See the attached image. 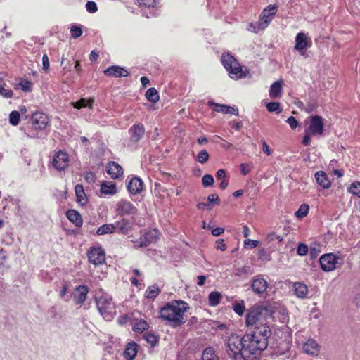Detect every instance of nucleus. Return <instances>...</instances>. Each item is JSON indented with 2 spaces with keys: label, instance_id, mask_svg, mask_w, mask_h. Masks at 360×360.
Returning <instances> with one entry per match:
<instances>
[{
  "label": "nucleus",
  "instance_id": "72a5a7b5",
  "mask_svg": "<svg viewBox=\"0 0 360 360\" xmlns=\"http://www.w3.org/2000/svg\"><path fill=\"white\" fill-rule=\"evenodd\" d=\"M201 360H219L212 347H207L202 354Z\"/></svg>",
  "mask_w": 360,
  "mask_h": 360
},
{
  "label": "nucleus",
  "instance_id": "412c9836",
  "mask_svg": "<svg viewBox=\"0 0 360 360\" xmlns=\"http://www.w3.org/2000/svg\"><path fill=\"white\" fill-rule=\"evenodd\" d=\"M143 186V181L141 180V179L138 177H134L128 184L127 188L131 194L136 195L140 193L142 191Z\"/></svg>",
  "mask_w": 360,
  "mask_h": 360
},
{
  "label": "nucleus",
  "instance_id": "4be33fe9",
  "mask_svg": "<svg viewBox=\"0 0 360 360\" xmlns=\"http://www.w3.org/2000/svg\"><path fill=\"white\" fill-rule=\"evenodd\" d=\"M137 347L138 345L134 342L128 343L124 352V357L127 360H133L137 354Z\"/></svg>",
  "mask_w": 360,
  "mask_h": 360
},
{
  "label": "nucleus",
  "instance_id": "37998d69",
  "mask_svg": "<svg viewBox=\"0 0 360 360\" xmlns=\"http://www.w3.org/2000/svg\"><path fill=\"white\" fill-rule=\"evenodd\" d=\"M209 157V153L205 150H202L198 154L197 160L200 163L204 164L208 160Z\"/></svg>",
  "mask_w": 360,
  "mask_h": 360
},
{
  "label": "nucleus",
  "instance_id": "f704fd0d",
  "mask_svg": "<svg viewBox=\"0 0 360 360\" xmlns=\"http://www.w3.org/2000/svg\"><path fill=\"white\" fill-rule=\"evenodd\" d=\"M145 96L146 98L151 103H156L160 98L158 91L153 87L148 89Z\"/></svg>",
  "mask_w": 360,
  "mask_h": 360
},
{
  "label": "nucleus",
  "instance_id": "473e14b6",
  "mask_svg": "<svg viewBox=\"0 0 360 360\" xmlns=\"http://www.w3.org/2000/svg\"><path fill=\"white\" fill-rule=\"evenodd\" d=\"M222 295L219 292L212 291L208 295L209 304L215 307L220 303Z\"/></svg>",
  "mask_w": 360,
  "mask_h": 360
},
{
  "label": "nucleus",
  "instance_id": "49530a36",
  "mask_svg": "<svg viewBox=\"0 0 360 360\" xmlns=\"http://www.w3.org/2000/svg\"><path fill=\"white\" fill-rule=\"evenodd\" d=\"M349 191L360 198V182H354L352 184Z\"/></svg>",
  "mask_w": 360,
  "mask_h": 360
},
{
  "label": "nucleus",
  "instance_id": "774afa93",
  "mask_svg": "<svg viewBox=\"0 0 360 360\" xmlns=\"http://www.w3.org/2000/svg\"><path fill=\"white\" fill-rule=\"evenodd\" d=\"M243 234L245 238L248 237L250 234V230L246 225L243 226Z\"/></svg>",
  "mask_w": 360,
  "mask_h": 360
},
{
  "label": "nucleus",
  "instance_id": "338daca9",
  "mask_svg": "<svg viewBox=\"0 0 360 360\" xmlns=\"http://www.w3.org/2000/svg\"><path fill=\"white\" fill-rule=\"evenodd\" d=\"M248 30L250 32H257L259 30H261L260 28H258V22L255 25V24H250V25L248 26Z\"/></svg>",
  "mask_w": 360,
  "mask_h": 360
},
{
  "label": "nucleus",
  "instance_id": "79ce46f5",
  "mask_svg": "<svg viewBox=\"0 0 360 360\" xmlns=\"http://www.w3.org/2000/svg\"><path fill=\"white\" fill-rule=\"evenodd\" d=\"M144 338L146 342L150 344L152 347L156 345L158 342V337L152 333H146L144 335Z\"/></svg>",
  "mask_w": 360,
  "mask_h": 360
},
{
  "label": "nucleus",
  "instance_id": "3c124183",
  "mask_svg": "<svg viewBox=\"0 0 360 360\" xmlns=\"http://www.w3.org/2000/svg\"><path fill=\"white\" fill-rule=\"evenodd\" d=\"M86 8L89 13H95L98 10L97 5L94 1H88Z\"/></svg>",
  "mask_w": 360,
  "mask_h": 360
},
{
  "label": "nucleus",
  "instance_id": "423d86ee",
  "mask_svg": "<svg viewBox=\"0 0 360 360\" xmlns=\"http://www.w3.org/2000/svg\"><path fill=\"white\" fill-rule=\"evenodd\" d=\"M96 305L99 312L105 320L110 321L113 318L115 310L114 303L110 297H100L96 301Z\"/></svg>",
  "mask_w": 360,
  "mask_h": 360
},
{
  "label": "nucleus",
  "instance_id": "a18cd8bd",
  "mask_svg": "<svg viewBox=\"0 0 360 360\" xmlns=\"http://www.w3.org/2000/svg\"><path fill=\"white\" fill-rule=\"evenodd\" d=\"M233 309L235 313L239 316H242L245 312V307L243 302H242L241 303H236L233 304Z\"/></svg>",
  "mask_w": 360,
  "mask_h": 360
},
{
  "label": "nucleus",
  "instance_id": "de8ad7c7",
  "mask_svg": "<svg viewBox=\"0 0 360 360\" xmlns=\"http://www.w3.org/2000/svg\"><path fill=\"white\" fill-rule=\"evenodd\" d=\"M71 35L73 38L76 39L82 34V30L80 27L72 25L70 29Z\"/></svg>",
  "mask_w": 360,
  "mask_h": 360
},
{
  "label": "nucleus",
  "instance_id": "ea45409f",
  "mask_svg": "<svg viewBox=\"0 0 360 360\" xmlns=\"http://www.w3.org/2000/svg\"><path fill=\"white\" fill-rule=\"evenodd\" d=\"M309 206L306 204H302L299 207L298 210L295 212V216L297 218L302 219L306 217L309 212Z\"/></svg>",
  "mask_w": 360,
  "mask_h": 360
},
{
  "label": "nucleus",
  "instance_id": "0eeeda50",
  "mask_svg": "<svg viewBox=\"0 0 360 360\" xmlns=\"http://www.w3.org/2000/svg\"><path fill=\"white\" fill-rule=\"evenodd\" d=\"M312 42L310 37L304 32L297 34L295 39L294 49L299 52L300 55L307 58V50L311 46Z\"/></svg>",
  "mask_w": 360,
  "mask_h": 360
},
{
  "label": "nucleus",
  "instance_id": "a211bd4d",
  "mask_svg": "<svg viewBox=\"0 0 360 360\" xmlns=\"http://www.w3.org/2000/svg\"><path fill=\"white\" fill-rule=\"evenodd\" d=\"M104 74L108 77H127L129 75V72L118 65H112L104 71Z\"/></svg>",
  "mask_w": 360,
  "mask_h": 360
},
{
  "label": "nucleus",
  "instance_id": "c756f323",
  "mask_svg": "<svg viewBox=\"0 0 360 360\" xmlns=\"http://www.w3.org/2000/svg\"><path fill=\"white\" fill-rule=\"evenodd\" d=\"M75 192L77 196V202L81 205H84L87 202V198L82 185L77 184L75 187Z\"/></svg>",
  "mask_w": 360,
  "mask_h": 360
},
{
  "label": "nucleus",
  "instance_id": "2f4dec72",
  "mask_svg": "<svg viewBox=\"0 0 360 360\" xmlns=\"http://www.w3.org/2000/svg\"><path fill=\"white\" fill-rule=\"evenodd\" d=\"M13 95V91L10 88L7 87L6 84L4 82L3 75H0V96L4 98H10Z\"/></svg>",
  "mask_w": 360,
  "mask_h": 360
},
{
  "label": "nucleus",
  "instance_id": "8fccbe9b",
  "mask_svg": "<svg viewBox=\"0 0 360 360\" xmlns=\"http://www.w3.org/2000/svg\"><path fill=\"white\" fill-rule=\"evenodd\" d=\"M307 252H308V247L306 245L300 243L298 245L297 249V255H299L300 256H304V255H307Z\"/></svg>",
  "mask_w": 360,
  "mask_h": 360
},
{
  "label": "nucleus",
  "instance_id": "4d7b16f0",
  "mask_svg": "<svg viewBox=\"0 0 360 360\" xmlns=\"http://www.w3.org/2000/svg\"><path fill=\"white\" fill-rule=\"evenodd\" d=\"M69 285L67 282H63L62 285V289L60 292V296L61 298H65L68 291Z\"/></svg>",
  "mask_w": 360,
  "mask_h": 360
},
{
  "label": "nucleus",
  "instance_id": "ddd939ff",
  "mask_svg": "<svg viewBox=\"0 0 360 360\" xmlns=\"http://www.w3.org/2000/svg\"><path fill=\"white\" fill-rule=\"evenodd\" d=\"M31 120L32 124L35 126V128L39 129H44L49 122L48 116L41 112L33 113Z\"/></svg>",
  "mask_w": 360,
  "mask_h": 360
},
{
  "label": "nucleus",
  "instance_id": "1a4fd4ad",
  "mask_svg": "<svg viewBox=\"0 0 360 360\" xmlns=\"http://www.w3.org/2000/svg\"><path fill=\"white\" fill-rule=\"evenodd\" d=\"M277 8L274 6H269L264 8L258 20V28L264 30L271 22L276 13Z\"/></svg>",
  "mask_w": 360,
  "mask_h": 360
},
{
  "label": "nucleus",
  "instance_id": "0e129e2a",
  "mask_svg": "<svg viewBox=\"0 0 360 360\" xmlns=\"http://www.w3.org/2000/svg\"><path fill=\"white\" fill-rule=\"evenodd\" d=\"M224 229L220 228V227H217V228L213 229L212 230V233L214 236H219L221 235L222 233H224Z\"/></svg>",
  "mask_w": 360,
  "mask_h": 360
},
{
  "label": "nucleus",
  "instance_id": "39448f33",
  "mask_svg": "<svg viewBox=\"0 0 360 360\" xmlns=\"http://www.w3.org/2000/svg\"><path fill=\"white\" fill-rule=\"evenodd\" d=\"M221 62L232 79H238L246 76L239 63L229 53L222 55Z\"/></svg>",
  "mask_w": 360,
  "mask_h": 360
},
{
  "label": "nucleus",
  "instance_id": "6e6552de",
  "mask_svg": "<svg viewBox=\"0 0 360 360\" xmlns=\"http://www.w3.org/2000/svg\"><path fill=\"white\" fill-rule=\"evenodd\" d=\"M340 259V257L334 254H325L320 257L319 263L323 271H331L336 269Z\"/></svg>",
  "mask_w": 360,
  "mask_h": 360
},
{
  "label": "nucleus",
  "instance_id": "603ef678",
  "mask_svg": "<svg viewBox=\"0 0 360 360\" xmlns=\"http://www.w3.org/2000/svg\"><path fill=\"white\" fill-rule=\"evenodd\" d=\"M286 122L289 124L292 129H295L298 125V122L295 117L290 116L286 120Z\"/></svg>",
  "mask_w": 360,
  "mask_h": 360
},
{
  "label": "nucleus",
  "instance_id": "680f3d73",
  "mask_svg": "<svg viewBox=\"0 0 360 360\" xmlns=\"http://www.w3.org/2000/svg\"><path fill=\"white\" fill-rule=\"evenodd\" d=\"M207 200L210 205L212 202H218L219 201L218 195L214 193L209 195L207 197Z\"/></svg>",
  "mask_w": 360,
  "mask_h": 360
},
{
  "label": "nucleus",
  "instance_id": "f3484780",
  "mask_svg": "<svg viewBox=\"0 0 360 360\" xmlns=\"http://www.w3.org/2000/svg\"><path fill=\"white\" fill-rule=\"evenodd\" d=\"M89 292V288L86 285H79L76 288L75 292L73 295V300L75 304H82L86 299Z\"/></svg>",
  "mask_w": 360,
  "mask_h": 360
},
{
  "label": "nucleus",
  "instance_id": "f8f14e48",
  "mask_svg": "<svg viewBox=\"0 0 360 360\" xmlns=\"http://www.w3.org/2000/svg\"><path fill=\"white\" fill-rule=\"evenodd\" d=\"M269 283L266 279H264L262 275H257L253 277L251 283V288L254 293L257 295H262L265 293Z\"/></svg>",
  "mask_w": 360,
  "mask_h": 360
},
{
  "label": "nucleus",
  "instance_id": "b1692460",
  "mask_svg": "<svg viewBox=\"0 0 360 360\" xmlns=\"http://www.w3.org/2000/svg\"><path fill=\"white\" fill-rule=\"evenodd\" d=\"M283 82L281 80L274 82L269 89V96L271 98H281L282 95Z\"/></svg>",
  "mask_w": 360,
  "mask_h": 360
},
{
  "label": "nucleus",
  "instance_id": "7c9ffc66",
  "mask_svg": "<svg viewBox=\"0 0 360 360\" xmlns=\"http://www.w3.org/2000/svg\"><path fill=\"white\" fill-rule=\"evenodd\" d=\"M148 327L149 325L147 321L142 319H136L134 320L132 329L135 332L142 333L147 330Z\"/></svg>",
  "mask_w": 360,
  "mask_h": 360
},
{
  "label": "nucleus",
  "instance_id": "a19ab883",
  "mask_svg": "<svg viewBox=\"0 0 360 360\" xmlns=\"http://www.w3.org/2000/svg\"><path fill=\"white\" fill-rule=\"evenodd\" d=\"M20 121V113L18 111H12L9 115V122L13 126H17Z\"/></svg>",
  "mask_w": 360,
  "mask_h": 360
},
{
  "label": "nucleus",
  "instance_id": "13d9d810",
  "mask_svg": "<svg viewBox=\"0 0 360 360\" xmlns=\"http://www.w3.org/2000/svg\"><path fill=\"white\" fill-rule=\"evenodd\" d=\"M259 242L255 240L247 239L244 241L245 245H249L251 248H254L259 245Z\"/></svg>",
  "mask_w": 360,
  "mask_h": 360
},
{
  "label": "nucleus",
  "instance_id": "6e6d98bb",
  "mask_svg": "<svg viewBox=\"0 0 360 360\" xmlns=\"http://www.w3.org/2000/svg\"><path fill=\"white\" fill-rule=\"evenodd\" d=\"M216 244H217L216 248L217 250H220L221 251H225L227 248L226 245L225 243H224L223 239H218L216 241Z\"/></svg>",
  "mask_w": 360,
  "mask_h": 360
},
{
  "label": "nucleus",
  "instance_id": "58836bf2",
  "mask_svg": "<svg viewBox=\"0 0 360 360\" xmlns=\"http://www.w3.org/2000/svg\"><path fill=\"white\" fill-rule=\"evenodd\" d=\"M266 109L269 112H275L277 114L281 112L282 109L281 108V105L278 102H270L267 103L266 105Z\"/></svg>",
  "mask_w": 360,
  "mask_h": 360
},
{
  "label": "nucleus",
  "instance_id": "aec40b11",
  "mask_svg": "<svg viewBox=\"0 0 360 360\" xmlns=\"http://www.w3.org/2000/svg\"><path fill=\"white\" fill-rule=\"evenodd\" d=\"M145 128L143 124H136L133 125L129 129V133L131 134V141L134 142L139 141L143 136Z\"/></svg>",
  "mask_w": 360,
  "mask_h": 360
},
{
  "label": "nucleus",
  "instance_id": "7ed1b4c3",
  "mask_svg": "<svg viewBox=\"0 0 360 360\" xmlns=\"http://www.w3.org/2000/svg\"><path fill=\"white\" fill-rule=\"evenodd\" d=\"M188 304L181 300L167 303L160 311V318L172 327L179 326L186 322L185 313Z\"/></svg>",
  "mask_w": 360,
  "mask_h": 360
},
{
  "label": "nucleus",
  "instance_id": "2eb2a0df",
  "mask_svg": "<svg viewBox=\"0 0 360 360\" xmlns=\"http://www.w3.org/2000/svg\"><path fill=\"white\" fill-rule=\"evenodd\" d=\"M319 345L314 339L307 340L302 345V351L304 353L311 356H317L319 353Z\"/></svg>",
  "mask_w": 360,
  "mask_h": 360
},
{
  "label": "nucleus",
  "instance_id": "e2e57ef3",
  "mask_svg": "<svg viewBox=\"0 0 360 360\" xmlns=\"http://www.w3.org/2000/svg\"><path fill=\"white\" fill-rule=\"evenodd\" d=\"M197 207L199 210H205V209L210 210V209H212V207L211 206V205L209 202H199L197 205Z\"/></svg>",
  "mask_w": 360,
  "mask_h": 360
},
{
  "label": "nucleus",
  "instance_id": "4468645a",
  "mask_svg": "<svg viewBox=\"0 0 360 360\" xmlns=\"http://www.w3.org/2000/svg\"><path fill=\"white\" fill-rule=\"evenodd\" d=\"M158 231L155 229L149 231L145 233L143 236H141L139 241H137L135 244L136 247H146L150 243L155 242L158 238Z\"/></svg>",
  "mask_w": 360,
  "mask_h": 360
},
{
  "label": "nucleus",
  "instance_id": "c85d7f7f",
  "mask_svg": "<svg viewBox=\"0 0 360 360\" xmlns=\"http://www.w3.org/2000/svg\"><path fill=\"white\" fill-rule=\"evenodd\" d=\"M115 231L119 230L122 233L126 234L131 230V225L127 219H122L113 224Z\"/></svg>",
  "mask_w": 360,
  "mask_h": 360
},
{
  "label": "nucleus",
  "instance_id": "bf43d9fd",
  "mask_svg": "<svg viewBox=\"0 0 360 360\" xmlns=\"http://www.w3.org/2000/svg\"><path fill=\"white\" fill-rule=\"evenodd\" d=\"M42 65H43V69L46 71L48 70L49 68V57L46 54H44L43 55V57H42Z\"/></svg>",
  "mask_w": 360,
  "mask_h": 360
},
{
  "label": "nucleus",
  "instance_id": "a878e982",
  "mask_svg": "<svg viewBox=\"0 0 360 360\" xmlns=\"http://www.w3.org/2000/svg\"><path fill=\"white\" fill-rule=\"evenodd\" d=\"M315 179L317 184L323 188H328L330 186V181L324 172H317L315 174Z\"/></svg>",
  "mask_w": 360,
  "mask_h": 360
},
{
  "label": "nucleus",
  "instance_id": "20e7f679",
  "mask_svg": "<svg viewBox=\"0 0 360 360\" xmlns=\"http://www.w3.org/2000/svg\"><path fill=\"white\" fill-rule=\"evenodd\" d=\"M308 123L307 127L304 129V136L302 140V143L305 146L311 144L312 136H321L323 134V119L319 115L309 116L304 121Z\"/></svg>",
  "mask_w": 360,
  "mask_h": 360
},
{
  "label": "nucleus",
  "instance_id": "393cba45",
  "mask_svg": "<svg viewBox=\"0 0 360 360\" xmlns=\"http://www.w3.org/2000/svg\"><path fill=\"white\" fill-rule=\"evenodd\" d=\"M294 292L295 295L300 299H304L307 297L309 290L308 287L302 283H294Z\"/></svg>",
  "mask_w": 360,
  "mask_h": 360
},
{
  "label": "nucleus",
  "instance_id": "9d476101",
  "mask_svg": "<svg viewBox=\"0 0 360 360\" xmlns=\"http://www.w3.org/2000/svg\"><path fill=\"white\" fill-rule=\"evenodd\" d=\"M89 262L97 266L105 261V252L101 247H92L87 252Z\"/></svg>",
  "mask_w": 360,
  "mask_h": 360
},
{
  "label": "nucleus",
  "instance_id": "864d4df0",
  "mask_svg": "<svg viewBox=\"0 0 360 360\" xmlns=\"http://www.w3.org/2000/svg\"><path fill=\"white\" fill-rule=\"evenodd\" d=\"M138 3L141 6L145 7H153L154 6L155 1V0H137Z\"/></svg>",
  "mask_w": 360,
  "mask_h": 360
},
{
  "label": "nucleus",
  "instance_id": "dca6fc26",
  "mask_svg": "<svg viewBox=\"0 0 360 360\" xmlns=\"http://www.w3.org/2000/svg\"><path fill=\"white\" fill-rule=\"evenodd\" d=\"M117 210L120 214L127 215L135 214L137 211V209L131 202L122 200L117 203Z\"/></svg>",
  "mask_w": 360,
  "mask_h": 360
},
{
  "label": "nucleus",
  "instance_id": "c03bdc74",
  "mask_svg": "<svg viewBox=\"0 0 360 360\" xmlns=\"http://www.w3.org/2000/svg\"><path fill=\"white\" fill-rule=\"evenodd\" d=\"M214 182V178L210 174H205L203 176V177L202 179V183L205 187H208V186H212Z\"/></svg>",
  "mask_w": 360,
  "mask_h": 360
},
{
  "label": "nucleus",
  "instance_id": "c9c22d12",
  "mask_svg": "<svg viewBox=\"0 0 360 360\" xmlns=\"http://www.w3.org/2000/svg\"><path fill=\"white\" fill-rule=\"evenodd\" d=\"M115 232V227L113 226V224H105L100 226L97 231L96 234L100 235H104L108 233H112Z\"/></svg>",
  "mask_w": 360,
  "mask_h": 360
},
{
  "label": "nucleus",
  "instance_id": "f03ea898",
  "mask_svg": "<svg viewBox=\"0 0 360 360\" xmlns=\"http://www.w3.org/2000/svg\"><path fill=\"white\" fill-rule=\"evenodd\" d=\"M250 339L247 334H231L226 341L228 356L233 360H256L265 349Z\"/></svg>",
  "mask_w": 360,
  "mask_h": 360
},
{
  "label": "nucleus",
  "instance_id": "69168bd1",
  "mask_svg": "<svg viewBox=\"0 0 360 360\" xmlns=\"http://www.w3.org/2000/svg\"><path fill=\"white\" fill-rule=\"evenodd\" d=\"M262 150L267 155H270L271 154V151L269 148V146L267 145L264 140H262Z\"/></svg>",
  "mask_w": 360,
  "mask_h": 360
},
{
  "label": "nucleus",
  "instance_id": "bb28decb",
  "mask_svg": "<svg viewBox=\"0 0 360 360\" xmlns=\"http://www.w3.org/2000/svg\"><path fill=\"white\" fill-rule=\"evenodd\" d=\"M212 105H214V110L217 112L225 113V114H233L236 115H238V110L233 107L228 106L226 105L218 104L215 103H211Z\"/></svg>",
  "mask_w": 360,
  "mask_h": 360
},
{
  "label": "nucleus",
  "instance_id": "5701e85b",
  "mask_svg": "<svg viewBox=\"0 0 360 360\" xmlns=\"http://www.w3.org/2000/svg\"><path fill=\"white\" fill-rule=\"evenodd\" d=\"M66 216L68 219L72 222L76 226L80 227L83 224L82 215L79 212L75 210H70L67 212Z\"/></svg>",
  "mask_w": 360,
  "mask_h": 360
},
{
  "label": "nucleus",
  "instance_id": "5fc2aeb1",
  "mask_svg": "<svg viewBox=\"0 0 360 360\" xmlns=\"http://www.w3.org/2000/svg\"><path fill=\"white\" fill-rule=\"evenodd\" d=\"M84 176L85 180L89 184L94 182L95 179H96L95 174L91 172H86L84 174Z\"/></svg>",
  "mask_w": 360,
  "mask_h": 360
},
{
  "label": "nucleus",
  "instance_id": "4c0bfd02",
  "mask_svg": "<svg viewBox=\"0 0 360 360\" xmlns=\"http://www.w3.org/2000/svg\"><path fill=\"white\" fill-rule=\"evenodd\" d=\"M92 103H93V99L86 100L85 98H82L79 101L73 103V106H74V108H77V109H80V108H84V107H89V108H91Z\"/></svg>",
  "mask_w": 360,
  "mask_h": 360
},
{
  "label": "nucleus",
  "instance_id": "09e8293b",
  "mask_svg": "<svg viewBox=\"0 0 360 360\" xmlns=\"http://www.w3.org/2000/svg\"><path fill=\"white\" fill-rule=\"evenodd\" d=\"M21 89L26 92L30 91L32 89V83L27 80H22L19 83Z\"/></svg>",
  "mask_w": 360,
  "mask_h": 360
},
{
  "label": "nucleus",
  "instance_id": "9b49d317",
  "mask_svg": "<svg viewBox=\"0 0 360 360\" xmlns=\"http://www.w3.org/2000/svg\"><path fill=\"white\" fill-rule=\"evenodd\" d=\"M69 162V155L63 151L56 153L52 161L53 166L58 171L65 170L68 167Z\"/></svg>",
  "mask_w": 360,
  "mask_h": 360
},
{
  "label": "nucleus",
  "instance_id": "f257e3e1",
  "mask_svg": "<svg viewBox=\"0 0 360 360\" xmlns=\"http://www.w3.org/2000/svg\"><path fill=\"white\" fill-rule=\"evenodd\" d=\"M271 319L270 311L262 305L253 306L246 315V325L252 329L251 333H246L252 338V341L266 349L268 346V338L271 335V330L268 324V320Z\"/></svg>",
  "mask_w": 360,
  "mask_h": 360
},
{
  "label": "nucleus",
  "instance_id": "cd10ccee",
  "mask_svg": "<svg viewBox=\"0 0 360 360\" xmlns=\"http://www.w3.org/2000/svg\"><path fill=\"white\" fill-rule=\"evenodd\" d=\"M101 192L104 195H114L117 193L116 184L111 181H104L101 185Z\"/></svg>",
  "mask_w": 360,
  "mask_h": 360
},
{
  "label": "nucleus",
  "instance_id": "e433bc0d",
  "mask_svg": "<svg viewBox=\"0 0 360 360\" xmlns=\"http://www.w3.org/2000/svg\"><path fill=\"white\" fill-rule=\"evenodd\" d=\"M160 292L159 288L155 285L149 286L146 290L145 295L147 298L154 299Z\"/></svg>",
  "mask_w": 360,
  "mask_h": 360
},
{
  "label": "nucleus",
  "instance_id": "052dcab7",
  "mask_svg": "<svg viewBox=\"0 0 360 360\" xmlns=\"http://www.w3.org/2000/svg\"><path fill=\"white\" fill-rule=\"evenodd\" d=\"M216 177L217 179L219 180H224V179H226V172L224 169H219L217 172V174H216Z\"/></svg>",
  "mask_w": 360,
  "mask_h": 360
},
{
  "label": "nucleus",
  "instance_id": "6ab92c4d",
  "mask_svg": "<svg viewBox=\"0 0 360 360\" xmlns=\"http://www.w3.org/2000/svg\"><path fill=\"white\" fill-rule=\"evenodd\" d=\"M106 171L108 174L113 179H116L123 174V169L122 167L113 161L108 164Z\"/></svg>",
  "mask_w": 360,
  "mask_h": 360
}]
</instances>
